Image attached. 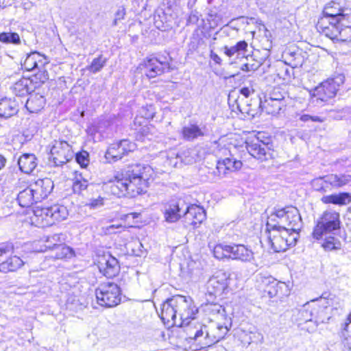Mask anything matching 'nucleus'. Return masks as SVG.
<instances>
[{
  "mask_svg": "<svg viewBox=\"0 0 351 351\" xmlns=\"http://www.w3.org/2000/svg\"><path fill=\"white\" fill-rule=\"evenodd\" d=\"M253 103L249 104L250 106V110H254L255 108H252L257 107L260 112L265 111L267 114H277L280 112V111L282 109V108L285 107L286 104L273 101L271 99H269L265 98L264 101H262V99L258 96L252 99Z\"/></svg>",
  "mask_w": 351,
  "mask_h": 351,
  "instance_id": "16",
  "label": "nucleus"
},
{
  "mask_svg": "<svg viewBox=\"0 0 351 351\" xmlns=\"http://www.w3.org/2000/svg\"><path fill=\"white\" fill-rule=\"evenodd\" d=\"M136 147L134 143L128 139H123L111 144L106 152L105 157L110 162H115L134 151Z\"/></svg>",
  "mask_w": 351,
  "mask_h": 351,
  "instance_id": "14",
  "label": "nucleus"
},
{
  "mask_svg": "<svg viewBox=\"0 0 351 351\" xmlns=\"http://www.w3.org/2000/svg\"><path fill=\"white\" fill-rule=\"evenodd\" d=\"M348 23V17L346 18V21L338 23L336 28L334 29L333 34L330 38L342 42L351 40V26Z\"/></svg>",
  "mask_w": 351,
  "mask_h": 351,
  "instance_id": "25",
  "label": "nucleus"
},
{
  "mask_svg": "<svg viewBox=\"0 0 351 351\" xmlns=\"http://www.w3.org/2000/svg\"><path fill=\"white\" fill-rule=\"evenodd\" d=\"M266 231L269 234V242L275 252H285L289 247L295 246L299 238V232H290L287 227L277 226L270 221H267Z\"/></svg>",
  "mask_w": 351,
  "mask_h": 351,
  "instance_id": "3",
  "label": "nucleus"
},
{
  "mask_svg": "<svg viewBox=\"0 0 351 351\" xmlns=\"http://www.w3.org/2000/svg\"><path fill=\"white\" fill-rule=\"evenodd\" d=\"M106 62L107 59L101 55L93 60L91 64L88 66V69L90 72L96 73L101 70V69L106 65Z\"/></svg>",
  "mask_w": 351,
  "mask_h": 351,
  "instance_id": "43",
  "label": "nucleus"
},
{
  "mask_svg": "<svg viewBox=\"0 0 351 351\" xmlns=\"http://www.w3.org/2000/svg\"><path fill=\"white\" fill-rule=\"evenodd\" d=\"M40 58V54L36 51L28 54L23 63L25 69L27 71H32L37 68L39 62L42 64Z\"/></svg>",
  "mask_w": 351,
  "mask_h": 351,
  "instance_id": "38",
  "label": "nucleus"
},
{
  "mask_svg": "<svg viewBox=\"0 0 351 351\" xmlns=\"http://www.w3.org/2000/svg\"><path fill=\"white\" fill-rule=\"evenodd\" d=\"M0 41L5 44L19 45L21 43V38L16 32H1Z\"/></svg>",
  "mask_w": 351,
  "mask_h": 351,
  "instance_id": "40",
  "label": "nucleus"
},
{
  "mask_svg": "<svg viewBox=\"0 0 351 351\" xmlns=\"http://www.w3.org/2000/svg\"><path fill=\"white\" fill-rule=\"evenodd\" d=\"M5 162H6L5 158L4 156H3L2 155H0V170L2 169L5 167Z\"/></svg>",
  "mask_w": 351,
  "mask_h": 351,
  "instance_id": "60",
  "label": "nucleus"
},
{
  "mask_svg": "<svg viewBox=\"0 0 351 351\" xmlns=\"http://www.w3.org/2000/svg\"><path fill=\"white\" fill-rule=\"evenodd\" d=\"M191 324L190 323L189 325H186L189 339L194 340L199 348L213 345L220 341V338L223 335L215 336V335H211L206 325L198 324L197 326L192 327Z\"/></svg>",
  "mask_w": 351,
  "mask_h": 351,
  "instance_id": "8",
  "label": "nucleus"
},
{
  "mask_svg": "<svg viewBox=\"0 0 351 351\" xmlns=\"http://www.w3.org/2000/svg\"><path fill=\"white\" fill-rule=\"evenodd\" d=\"M329 295V293H324L320 298L311 300V309H309L308 312H309L310 318L312 319L315 326L325 323L330 319L327 312L329 306L328 301Z\"/></svg>",
  "mask_w": 351,
  "mask_h": 351,
  "instance_id": "12",
  "label": "nucleus"
},
{
  "mask_svg": "<svg viewBox=\"0 0 351 351\" xmlns=\"http://www.w3.org/2000/svg\"><path fill=\"white\" fill-rule=\"evenodd\" d=\"M323 14L328 16L336 23H341L343 21H346L348 17L342 13V10L339 7V4L332 2L326 6L323 11Z\"/></svg>",
  "mask_w": 351,
  "mask_h": 351,
  "instance_id": "29",
  "label": "nucleus"
},
{
  "mask_svg": "<svg viewBox=\"0 0 351 351\" xmlns=\"http://www.w3.org/2000/svg\"><path fill=\"white\" fill-rule=\"evenodd\" d=\"M182 134L185 140L191 141L204 136V132L197 125L190 124L182 128Z\"/></svg>",
  "mask_w": 351,
  "mask_h": 351,
  "instance_id": "35",
  "label": "nucleus"
},
{
  "mask_svg": "<svg viewBox=\"0 0 351 351\" xmlns=\"http://www.w3.org/2000/svg\"><path fill=\"white\" fill-rule=\"evenodd\" d=\"M19 111L18 105L15 100L4 97L0 99V119H7Z\"/></svg>",
  "mask_w": 351,
  "mask_h": 351,
  "instance_id": "24",
  "label": "nucleus"
},
{
  "mask_svg": "<svg viewBox=\"0 0 351 351\" xmlns=\"http://www.w3.org/2000/svg\"><path fill=\"white\" fill-rule=\"evenodd\" d=\"M24 265V262L17 256H14L0 264V271L3 273L16 271Z\"/></svg>",
  "mask_w": 351,
  "mask_h": 351,
  "instance_id": "34",
  "label": "nucleus"
},
{
  "mask_svg": "<svg viewBox=\"0 0 351 351\" xmlns=\"http://www.w3.org/2000/svg\"><path fill=\"white\" fill-rule=\"evenodd\" d=\"M311 121H313V122H319L320 123V122L323 121V119L321 117H317V116H311Z\"/></svg>",
  "mask_w": 351,
  "mask_h": 351,
  "instance_id": "63",
  "label": "nucleus"
},
{
  "mask_svg": "<svg viewBox=\"0 0 351 351\" xmlns=\"http://www.w3.org/2000/svg\"><path fill=\"white\" fill-rule=\"evenodd\" d=\"M88 186V180L76 178L73 184V191L75 193L81 194L82 191L86 190Z\"/></svg>",
  "mask_w": 351,
  "mask_h": 351,
  "instance_id": "46",
  "label": "nucleus"
},
{
  "mask_svg": "<svg viewBox=\"0 0 351 351\" xmlns=\"http://www.w3.org/2000/svg\"><path fill=\"white\" fill-rule=\"evenodd\" d=\"M134 244V245H136L137 247L142 246V244L138 241L135 242Z\"/></svg>",
  "mask_w": 351,
  "mask_h": 351,
  "instance_id": "64",
  "label": "nucleus"
},
{
  "mask_svg": "<svg viewBox=\"0 0 351 351\" xmlns=\"http://www.w3.org/2000/svg\"><path fill=\"white\" fill-rule=\"evenodd\" d=\"M45 99L38 94L32 95L27 100L25 107L32 113L37 112L43 108Z\"/></svg>",
  "mask_w": 351,
  "mask_h": 351,
  "instance_id": "33",
  "label": "nucleus"
},
{
  "mask_svg": "<svg viewBox=\"0 0 351 351\" xmlns=\"http://www.w3.org/2000/svg\"><path fill=\"white\" fill-rule=\"evenodd\" d=\"M53 247L56 251L55 254L56 258H71L74 256L73 250L64 243H54Z\"/></svg>",
  "mask_w": 351,
  "mask_h": 351,
  "instance_id": "37",
  "label": "nucleus"
},
{
  "mask_svg": "<svg viewBox=\"0 0 351 351\" xmlns=\"http://www.w3.org/2000/svg\"><path fill=\"white\" fill-rule=\"evenodd\" d=\"M104 204V199L101 196H99L97 198H91L89 202L86 203V206H88L90 209H97L101 208Z\"/></svg>",
  "mask_w": 351,
  "mask_h": 351,
  "instance_id": "50",
  "label": "nucleus"
},
{
  "mask_svg": "<svg viewBox=\"0 0 351 351\" xmlns=\"http://www.w3.org/2000/svg\"><path fill=\"white\" fill-rule=\"evenodd\" d=\"M262 64V62L260 61H254L252 63H250V69H252V71H256L257 70Z\"/></svg>",
  "mask_w": 351,
  "mask_h": 351,
  "instance_id": "59",
  "label": "nucleus"
},
{
  "mask_svg": "<svg viewBox=\"0 0 351 351\" xmlns=\"http://www.w3.org/2000/svg\"><path fill=\"white\" fill-rule=\"evenodd\" d=\"M247 43L245 40L239 41L235 45L232 47L225 46L223 48V53L229 58L234 56L237 54V56H245V52L247 51Z\"/></svg>",
  "mask_w": 351,
  "mask_h": 351,
  "instance_id": "36",
  "label": "nucleus"
},
{
  "mask_svg": "<svg viewBox=\"0 0 351 351\" xmlns=\"http://www.w3.org/2000/svg\"><path fill=\"white\" fill-rule=\"evenodd\" d=\"M250 62H247V63H245V64H243L242 66H241V70L243 71H251L252 69H250Z\"/></svg>",
  "mask_w": 351,
  "mask_h": 351,
  "instance_id": "62",
  "label": "nucleus"
},
{
  "mask_svg": "<svg viewBox=\"0 0 351 351\" xmlns=\"http://www.w3.org/2000/svg\"><path fill=\"white\" fill-rule=\"evenodd\" d=\"M176 319L178 325L184 326L190 324V319L193 318L194 310L192 307V301L191 298L185 296L176 295H174Z\"/></svg>",
  "mask_w": 351,
  "mask_h": 351,
  "instance_id": "13",
  "label": "nucleus"
},
{
  "mask_svg": "<svg viewBox=\"0 0 351 351\" xmlns=\"http://www.w3.org/2000/svg\"><path fill=\"white\" fill-rule=\"evenodd\" d=\"M34 90V84L29 78L23 77L13 86L14 93L20 97L29 94Z\"/></svg>",
  "mask_w": 351,
  "mask_h": 351,
  "instance_id": "30",
  "label": "nucleus"
},
{
  "mask_svg": "<svg viewBox=\"0 0 351 351\" xmlns=\"http://www.w3.org/2000/svg\"><path fill=\"white\" fill-rule=\"evenodd\" d=\"M337 24L338 23H336V21H332L328 16L324 14L322 17L319 19L316 28L319 32L330 38L333 34L334 29L336 28Z\"/></svg>",
  "mask_w": 351,
  "mask_h": 351,
  "instance_id": "28",
  "label": "nucleus"
},
{
  "mask_svg": "<svg viewBox=\"0 0 351 351\" xmlns=\"http://www.w3.org/2000/svg\"><path fill=\"white\" fill-rule=\"evenodd\" d=\"M321 201L326 204H332L338 206H343L351 202V195L348 192L334 193L323 196Z\"/></svg>",
  "mask_w": 351,
  "mask_h": 351,
  "instance_id": "26",
  "label": "nucleus"
},
{
  "mask_svg": "<svg viewBox=\"0 0 351 351\" xmlns=\"http://www.w3.org/2000/svg\"><path fill=\"white\" fill-rule=\"evenodd\" d=\"M20 170L25 173H30L37 166V158L33 154H24L18 160Z\"/></svg>",
  "mask_w": 351,
  "mask_h": 351,
  "instance_id": "27",
  "label": "nucleus"
},
{
  "mask_svg": "<svg viewBox=\"0 0 351 351\" xmlns=\"http://www.w3.org/2000/svg\"><path fill=\"white\" fill-rule=\"evenodd\" d=\"M324 183L325 184V182L324 181H322V182H319V184H317L315 186L313 184V186L316 191L322 192V193H326L327 191V190H326V187L324 186Z\"/></svg>",
  "mask_w": 351,
  "mask_h": 351,
  "instance_id": "58",
  "label": "nucleus"
},
{
  "mask_svg": "<svg viewBox=\"0 0 351 351\" xmlns=\"http://www.w3.org/2000/svg\"><path fill=\"white\" fill-rule=\"evenodd\" d=\"M214 43L210 44V58L212 59L216 64H221V58L214 52Z\"/></svg>",
  "mask_w": 351,
  "mask_h": 351,
  "instance_id": "55",
  "label": "nucleus"
},
{
  "mask_svg": "<svg viewBox=\"0 0 351 351\" xmlns=\"http://www.w3.org/2000/svg\"><path fill=\"white\" fill-rule=\"evenodd\" d=\"M339 83L335 79H328L309 91L311 99L317 105L333 98L339 90Z\"/></svg>",
  "mask_w": 351,
  "mask_h": 351,
  "instance_id": "9",
  "label": "nucleus"
},
{
  "mask_svg": "<svg viewBox=\"0 0 351 351\" xmlns=\"http://www.w3.org/2000/svg\"><path fill=\"white\" fill-rule=\"evenodd\" d=\"M286 94L287 93L281 87H274L266 98L286 104L285 100Z\"/></svg>",
  "mask_w": 351,
  "mask_h": 351,
  "instance_id": "42",
  "label": "nucleus"
},
{
  "mask_svg": "<svg viewBox=\"0 0 351 351\" xmlns=\"http://www.w3.org/2000/svg\"><path fill=\"white\" fill-rule=\"evenodd\" d=\"M343 346L348 350L351 351V322L345 324L344 332H343Z\"/></svg>",
  "mask_w": 351,
  "mask_h": 351,
  "instance_id": "47",
  "label": "nucleus"
},
{
  "mask_svg": "<svg viewBox=\"0 0 351 351\" xmlns=\"http://www.w3.org/2000/svg\"><path fill=\"white\" fill-rule=\"evenodd\" d=\"M29 185L26 189L20 191L17 196L19 204L23 208H27L38 202Z\"/></svg>",
  "mask_w": 351,
  "mask_h": 351,
  "instance_id": "31",
  "label": "nucleus"
},
{
  "mask_svg": "<svg viewBox=\"0 0 351 351\" xmlns=\"http://www.w3.org/2000/svg\"><path fill=\"white\" fill-rule=\"evenodd\" d=\"M151 167L136 164L119 172L107 184L110 193L119 197H134L143 193L147 187Z\"/></svg>",
  "mask_w": 351,
  "mask_h": 351,
  "instance_id": "1",
  "label": "nucleus"
},
{
  "mask_svg": "<svg viewBox=\"0 0 351 351\" xmlns=\"http://www.w3.org/2000/svg\"><path fill=\"white\" fill-rule=\"evenodd\" d=\"M71 146L64 141H56L50 150L49 162L54 167H60L73 159Z\"/></svg>",
  "mask_w": 351,
  "mask_h": 351,
  "instance_id": "11",
  "label": "nucleus"
},
{
  "mask_svg": "<svg viewBox=\"0 0 351 351\" xmlns=\"http://www.w3.org/2000/svg\"><path fill=\"white\" fill-rule=\"evenodd\" d=\"M341 224L339 213L332 210H327L317 220L312 233L313 237L319 240L324 235H335L339 231Z\"/></svg>",
  "mask_w": 351,
  "mask_h": 351,
  "instance_id": "5",
  "label": "nucleus"
},
{
  "mask_svg": "<svg viewBox=\"0 0 351 351\" xmlns=\"http://www.w3.org/2000/svg\"><path fill=\"white\" fill-rule=\"evenodd\" d=\"M283 289H287L285 282L273 281L271 285L267 286L266 291L270 298L281 297L283 295Z\"/></svg>",
  "mask_w": 351,
  "mask_h": 351,
  "instance_id": "39",
  "label": "nucleus"
},
{
  "mask_svg": "<svg viewBox=\"0 0 351 351\" xmlns=\"http://www.w3.org/2000/svg\"><path fill=\"white\" fill-rule=\"evenodd\" d=\"M228 250V258L242 262H251L254 259V252L244 245L234 244L230 245Z\"/></svg>",
  "mask_w": 351,
  "mask_h": 351,
  "instance_id": "22",
  "label": "nucleus"
},
{
  "mask_svg": "<svg viewBox=\"0 0 351 351\" xmlns=\"http://www.w3.org/2000/svg\"><path fill=\"white\" fill-rule=\"evenodd\" d=\"M75 161L82 168H86L89 165V154L88 152L82 150L75 154Z\"/></svg>",
  "mask_w": 351,
  "mask_h": 351,
  "instance_id": "45",
  "label": "nucleus"
},
{
  "mask_svg": "<svg viewBox=\"0 0 351 351\" xmlns=\"http://www.w3.org/2000/svg\"><path fill=\"white\" fill-rule=\"evenodd\" d=\"M242 167V162L233 158H226L219 160L216 165V170L213 171L214 175L221 177L228 173V171H234L240 169Z\"/></svg>",
  "mask_w": 351,
  "mask_h": 351,
  "instance_id": "23",
  "label": "nucleus"
},
{
  "mask_svg": "<svg viewBox=\"0 0 351 351\" xmlns=\"http://www.w3.org/2000/svg\"><path fill=\"white\" fill-rule=\"evenodd\" d=\"M309 309H311V304L306 303L303 306L302 309L300 311L301 316L305 322H313L312 319L310 318L311 317H310L309 312H308L309 311Z\"/></svg>",
  "mask_w": 351,
  "mask_h": 351,
  "instance_id": "51",
  "label": "nucleus"
},
{
  "mask_svg": "<svg viewBox=\"0 0 351 351\" xmlns=\"http://www.w3.org/2000/svg\"><path fill=\"white\" fill-rule=\"evenodd\" d=\"M99 271L108 278L115 276L119 271V265L116 258L110 254H104L98 261Z\"/></svg>",
  "mask_w": 351,
  "mask_h": 351,
  "instance_id": "17",
  "label": "nucleus"
},
{
  "mask_svg": "<svg viewBox=\"0 0 351 351\" xmlns=\"http://www.w3.org/2000/svg\"><path fill=\"white\" fill-rule=\"evenodd\" d=\"M322 246L326 251H331L333 250H339L341 248V243L339 239L333 236L326 237Z\"/></svg>",
  "mask_w": 351,
  "mask_h": 351,
  "instance_id": "41",
  "label": "nucleus"
},
{
  "mask_svg": "<svg viewBox=\"0 0 351 351\" xmlns=\"http://www.w3.org/2000/svg\"><path fill=\"white\" fill-rule=\"evenodd\" d=\"M160 317L165 324H170L171 325H178L176 319V305L174 295L167 299L160 307Z\"/></svg>",
  "mask_w": 351,
  "mask_h": 351,
  "instance_id": "21",
  "label": "nucleus"
},
{
  "mask_svg": "<svg viewBox=\"0 0 351 351\" xmlns=\"http://www.w3.org/2000/svg\"><path fill=\"white\" fill-rule=\"evenodd\" d=\"M267 221L277 226H282L290 232H299L302 226V218L296 207L290 206L282 208H274L268 217Z\"/></svg>",
  "mask_w": 351,
  "mask_h": 351,
  "instance_id": "4",
  "label": "nucleus"
},
{
  "mask_svg": "<svg viewBox=\"0 0 351 351\" xmlns=\"http://www.w3.org/2000/svg\"><path fill=\"white\" fill-rule=\"evenodd\" d=\"M239 92L242 95L245 96V97H248L250 95H251L255 92V90L253 88L252 86H244L240 89Z\"/></svg>",
  "mask_w": 351,
  "mask_h": 351,
  "instance_id": "57",
  "label": "nucleus"
},
{
  "mask_svg": "<svg viewBox=\"0 0 351 351\" xmlns=\"http://www.w3.org/2000/svg\"><path fill=\"white\" fill-rule=\"evenodd\" d=\"M229 247H230V245H228L218 244L215 245L213 249L214 256L217 259L228 258Z\"/></svg>",
  "mask_w": 351,
  "mask_h": 351,
  "instance_id": "44",
  "label": "nucleus"
},
{
  "mask_svg": "<svg viewBox=\"0 0 351 351\" xmlns=\"http://www.w3.org/2000/svg\"><path fill=\"white\" fill-rule=\"evenodd\" d=\"M62 234H53L51 237H48L46 240V247L49 249L54 250L53 244L54 243H62L64 240Z\"/></svg>",
  "mask_w": 351,
  "mask_h": 351,
  "instance_id": "49",
  "label": "nucleus"
},
{
  "mask_svg": "<svg viewBox=\"0 0 351 351\" xmlns=\"http://www.w3.org/2000/svg\"><path fill=\"white\" fill-rule=\"evenodd\" d=\"M171 61V58L169 56H150L139 64V69L147 77L154 78L173 70Z\"/></svg>",
  "mask_w": 351,
  "mask_h": 351,
  "instance_id": "6",
  "label": "nucleus"
},
{
  "mask_svg": "<svg viewBox=\"0 0 351 351\" xmlns=\"http://www.w3.org/2000/svg\"><path fill=\"white\" fill-rule=\"evenodd\" d=\"M231 274L219 270L216 271L207 281L206 295L212 298L221 296L228 289Z\"/></svg>",
  "mask_w": 351,
  "mask_h": 351,
  "instance_id": "10",
  "label": "nucleus"
},
{
  "mask_svg": "<svg viewBox=\"0 0 351 351\" xmlns=\"http://www.w3.org/2000/svg\"><path fill=\"white\" fill-rule=\"evenodd\" d=\"M14 245L12 243H3L0 246V256L3 254L13 252Z\"/></svg>",
  "mask_w": 351,
  "mask_h": 351,
  "instance_id": "53",
  "label": "nucleus"
},
{
  "mask_svg": "<svg viewBox=\"0 0 351 351\" xmlns=\"http://www.w3.org/2000/svg\"><path fill=\"white\" fill-rule=\"evenodd\" d=\"M311 115L309 114H303L300 117V120L304 122H307L311 121Z\"/></svg>",
  "mask_w": 351,
  "mask_h": 351,
  "instance_id": "61",
  "label": "nucleus"
},
{
  "mask_svg": "<svg viewBox=\"0 0 351 351\" xmlns=\"http://www.w3.org/2000/svg\"><path fill=\"white\" fill-rule=\"evenodd\" d=\"M36 216H40L45 219L47 223L53 224L66 219L69 211L66 206L60 204H54L49 207L42 208L35 210Z\"/></svg>",
  "mask_w": 351,
  "mask_h": 351,
  "instance_id": "15",
  "label": "nucleus"
},
{
  "mask_svg": "<svg viewBox=\"0 0 351 351\" xmlns=\"http://www.w3.org/2000/svg\"><path fill=\"white\" fill-rule=\"evenodd\" d=\"M95 295L98 304L102 306L111 308L121 302V289L114 282L101 284L96 289Z\"/></svg>",
  "mask_w": 351,
  "mask_h": 351,
  "instance_id": "7",
  "label": "nucleus"
},
{
  "mask_svg": "<svg viewBox=\"0 0 351 351\" xmlns=\"http://www.w3.org/2000/svg\"><path fill=\"white\" fill-rule=\"evenodd\" d=\"M29 186L38 202L47 198L54 186L53 182L48 178L38 179Z\"/></svg>",
  "mask_w": 351,
  "mask_h": 351,
  "instance_id": "18",
  "label": "nucleus"
},
{
  "mask_svg": "<svg viewBox=\"0 0 351 351\" xmlns=\"http://www.w3.org/2000/svg\"><path fill=\"white\" fill-rule=\"evenodd\" d=\"M207 302L204 305V311L209 315L223 319L226 317V312L225 308L217 302H213L206 299Z\"/></svg>",
  "mask_w": 351,
  "mask_h": 351,
  "instance_id": "32",
  "label": "nucleus"
},
{
  "mask_svg": "<svg viewBox=\"0 0 351 351\" xmlns=\"http://www.w3.org/2000/svg\"><path fill=\"white\" fill-rule=\"evenodd\" d=\"M246 149L252 156L261 161L267 160L271 156L268 145L258 138L246 142Z\"/></svg>",
  "mask_w": 351,
  "mask_h": 351,
  "instance_id": "19",
  "label": "nucleus"
},
{
  "mask_svg": "<svg viewBox=\"0 0 351 351\" xmlns=\"http://www.w3.org/2000/svg\"><path fill=\"white\" fill-rule=\"evenodd\" d=\"M165 221L174 223L182 216L194 228L201 224L206 217L205 210L197 204L188 205L182 199H171L167 204L164 213Z\"/></svg>",
  "mask_w": 351,
  "mask_h": 351,
  "instance_id": "2",
  "label": "nucleus"
},
{
  "mask_svg": "<svg viewBox=\"0 0 351 351\" xmlns=\"http://www.w3.org/2000/svg\"><path fill=\"white\" fill-rule=\"evenodd\" d=\"M125 15V10L123 8H120L116 12L114 19L112 22V26H117L119 21L124 19Z\"/></svg>",
  "mask_w": 351,
  "mask_h": 351,
  "instance_id": "52",
  "label": "nucleus"
},
{
  "mask_svg": "<svg viewBox=\"0 0 351 351\" xmlns=\"http://www.w3.org/2000/svg\"><path fill=\"white\" fill-rule=\"evenodd\" d=\"M67 308L73 311L81 310L83 308L82 303L80 302L79 299L75 296H69L66 303Z\"/></svg>",
  "mask_w": 351,
  "mask_h": 351,
  "instance_id": "48",
  "label": "nucleus"
},
{
  "mask_svg": "<svg viewBox=\"0 0 351 351\" xmlns=\"http://www.w3.org/2000/svg\"><path fill=\"white\" fill-rule=\"evenodd\" d=\"M199 21V14L196 10L191 11L187 19V25L196 24Z\"/></svg>",
  "mask_w": 351,
  "mask_h": 351,
  "instance_id": "56",
  "label": "nucleus"
},
{
  "mask_svg": "<svg viewBox=\"0 0 351 351\" xmlns=\"http://www.w3.org/2000/svg\"><path fill=\"white\" fill-rule=\"evenodd\" d=\"M324 181L326 184L330 185L332 188H341L351 182V175L339 173L328 174L313 180V185L315 186L319 182Z\"/></svg>",
  "mask_w": 351,
  "mask_h": 351,
  "instance_id": "20",
  "label": "nucleus"
},
{
  "mask_svg": "<svg viewBox=\"0 0 351 351\" xmlns=\"http://www.w3.org/2000/svg\"><path fill=\"white\" fill-rule=\"evenodd\" d=\"M216 330H217V332H211V335H215V336H219V335H223L222 337L220 338V340L223 339L225 335L228 332V328H227V326H223L222 325H219L217 327Z\"/></svg>",
  "mask_w": 351,
  "mask_h": 351,
  "instance_id": "54",
  "label": "nucleus"
}]
</instances>
